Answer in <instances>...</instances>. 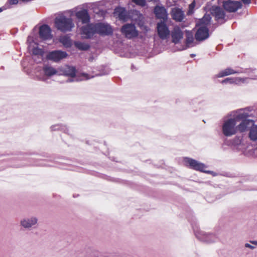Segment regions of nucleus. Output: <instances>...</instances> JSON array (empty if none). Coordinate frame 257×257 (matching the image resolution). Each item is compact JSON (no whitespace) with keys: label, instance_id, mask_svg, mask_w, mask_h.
<instances>
[{"label":"nucleus","instance_id":"24","mask_svg":"<svg viewBox=\"0 0 257 257\" xmlns=\"http://www.w3.org/2000/svg\"><path fill=\"white\" fill-rule=\"evenodd\" d=\"M229 116H232L233 118H235V120L237 119H241L242 120L246 119L247 117L249 116V115L247 113L245 112H242V110L240 111H232L230 112L229 114Z\"/></svg>","mask_w":257,"mask_h":257},{"label":"nucleus","instance_id":"39","mask_svg":"<svg viewBox=\"0 0 257 257\" xmlns=\"http://www.w3.org/2000/svg\"><path fill=\"white\" fill-rule=\"evenodd\" d=\"M250 242L254 245H257V241L256 240H254V241H250Z\"/></svg>","mask_w":257,"mask_h":257},{"label":"nucleus","instance_id":"26","mask_svg":"<svg viewBox=\"0 0 257 257\" xmlns=\"http://www.w3.org/2000/svg\"><path fill=\"white\" fill-rule=\"evenodd\" d=\"M74 45L76 48L82 51H86L90 48V45L88 43L80 41H75Z\"/></svg>","mask_w":257,"mask_h":257},{"label":"nucleus","instance_id":"15","mask_svg":"<svg viewBox=\"0 0 257 257\" xmlns=\"http://www.w3.org/2000/svg\"><path fill=\"white\" fill-rule=\"evenodd\" d=\"M37 222V218L32 216L23 218L20 221V224L25 228H30L36 225Z\"/></svg>","mask_w":257,"mask_h":257},{"label":"nucleus","instance_id":"12","mask_svg":"<svg viewBox=\"0 0 257 257\" xmlns=\"http://www.w3.org/2000/svg\"><path fill=\"white\" fill-rule=\"evenodd\" d=\"M157 29L158 34L160 39L162 40H166L169 37L170 32L165 23H158L157 24Z\"/></svg>","mask_w":257,"mask_h":257},{"label":"nucleus","instance_id":"21","mask_svg":"<svg viewBox=\"0 0 257 257\" xmlns=\"http://www.w3.org/2000/svg\"><path fill=\"white\" fill-rule=\"evenodd\" d=\"M77 18L80 20L83 24H87L89 22L90 17L86 10H83L76 13Z\"/></svg>","mask_w":257,"mask_h":257},{"label":"nucleus","instance_id":"31","mask_svg":"<svg viewBox=\"0 0 257 257\" xmlns=\"http://www.w3.org/2000/svg\"><path fill=\"white\" fill-rule=\"evenodd\" d=\"M32 53L35 55L42 56L43 53V51L42 49L39 48L37 47L33 48L32 50Z\"/></svg>","mask_w":257,"mask_h":257},{"label":"nucleus","instance_id":"16","mask_svg":"<svg viewBox=\"0 0 257 257\" xmlns=\"http://www.w3.org/2000/svg\"><path fill=\"white\" fill-rule=\"evenodd\" d=\"M43 72L45 76L39 78V80L42 81H45L46 80V77H51L57 74L58 72L55 68L48 65H45L43 67Z\"/></svg>","mask_w":257,"mask_h":257},{"label":"nucleus","instance_id":"2","mask_svg":"<svg viewBox=\"0 0 257 257\" xmlns=\"http://www.w3.org/2000/svg\"><path fill=\"white\" fill-rule=\"evenodd\" d=\"M211 17L209 14H205L200 20V27L195 34V38L197 41H203L209 37L208 29L207 26L210 24Z\"/></svg>","mask_w":257,"mask_h":257},{"label":"nucleus","instance_id":"6","mask_svg":"<svg viewBox=\"0 0 257 257\" xmlns=\"http://www.w3.org/2000/svg\"><path fill=\"white\" fill-rule=\"evenodd\" d=\"M195 234L196 237L204 242L212 243L216 241L217 237L213 234L206 233L200 230H194Z\"/></svg>","mask_w":257,"mask_h":257},{"label":"nucleus","instance_id":"19","mask_svg":"<svg viewBox=\"0 0 257 257\" xmlns=\"http://www.w3.org/2000/svg\"><path fill=\"white\" fill-rule=\"evenodd\" d=\"M114 14L115 16L118 17L119 20L123 21H127L128 18L127 13L123 8L118 7L115 8Z\"/></svg>","mask_w":257,"mask_h":257},{"label":"nucleus","instance_id":"11","mask_svg":"<svg viewBox=\"0 0 257 257\" xmlns=\"http://www.w3.org/2000/svg\"><path fill=\"white\" fill-rule=\"evenodd\" d=\"M242 6L241 3L238 1L225 0L223 2L224 10L228 12H235Z\"/></svg>","mask_w":257,"mask_h":257},{"label":"nucleus","instance_id":"40","mask_svg":"<svg viewBox=\"0 0 257 257\" xmlns=\"http://www.w3.org/2000/svg\"><path fill=\"white\" fill-rule=\"evenodd\" d=\"M21 1L23 2L27 3V2L31 1L32 0H21Z\"/></svg>","mask_w":257,"mask_h":257},{"label":"nucleus","instance_id":"8","mask_svg":"<svg viewBox=\"0 0 257 257\" xmlns=\"http://www.w3.org/2000/svg\"><path fill=\"white\" fill-rule=\"evenodd\" d=\"M185 162L187 165L189 166V167L192 169L203 172H205L207 173H213L211 171H205V169L206 168L205 165L199 162L198 161L195 160L186 158L185 159Z\"/></svg>","mask_w":257,"mask_h":257},{"label":"nucleus","instance_id":"33","mask_svg":"<svg viewBox=\"0 0 257 257\" xmlns=\"http://www.w3.org/2000/svg\"><path fill=\"white\" fill-rule=\"evenodd\" d=\"M136 5L141 6H144L146 5V2L145 0H132Z\"/></svg>","mask_w":257,"mask_h":257},{"label":"nucleus","instance_id":"4","mask_svg":"<svg viewBox=\"0 0 257 257\" xmlns=\"http://www.w3.org/2000/svg\"><path fill=\"white\" fill-rule=\"evenodd\" d=\"M236 120L235 118H230L223 120L222 126L223 134L226 137H230L236 134L237 126H236Z\"/></svg>","mask_w":257,"mask_h":257},{"label":"nucleus","instance_id":"20","mask_svg":"<svg viewBox=\"0 0 257 257\" xmlns=\"http://www.w3.org/2000/svg\"><path fill=\"white\" fill-rule=\"evenodd\" d=\"M253 123H254V121L251 119H243L240 124L237 126V130L240 132H244L248 127H251L253 125Z\"/></svg>","mask_w":257,"mask_h":257},{"label":"nucleus","instance_id":"10","mask_svg":"<svg viewBox=\"0 0 257 257\" xmlns=\"http://www.w3.org/2000/svg\"><path fill=\"white\" fill-rule=\"evenodd\" d=\"M68 54L65 51L54 50L50 52L47 56V58L55 62H58L67 57Z\"/></svg>","mask_w":257,"mask_h":257},{"label":"nucleus","instance_id":"27","mask_svg":"<svg viewBox=\"0 0 257 257\" xmlns=\"http://www.w3.org/2000/svg\"><path fill=\"white\" fill-rule=\"evenodd\" d=\"M194 38L193 35L191 34L187 33L186 35V46L183 49H186L187 48L191 47L193 46Z\"/></svg>","mask_w":257,"mask_h":257},{"label":"nucleus","instance_id":"25","mask_svg":"<svg viewBox=\"0 0 257 257\" xmlns=\"http://www.w3.org/2000/svg\"><path fill=\"white\" fill-rule=\"evenodd\" d=\"M248 137L252 141H257V125L254 124L250 127L248 133Z\"/></svg>","mask_w":257,"mask_h":257},{"label":"nucleus","instance_id":"29","mask_svg":"<svg viewBox=\"0 0 257 257\" xmlns=\"http://www.w3.org/2000/svg\"><path fill=\"white\" fill-rule=\"evenodd\" d=\"M51 131H52L61 130L64 131V132H65L66 133H67V131H68V129L66 126L62 125H59V124H56V125H52L51 127Z\"/></svg>","mask_w":257,"mask_h":257},{"label":"nucleus","instance_id":"37","mask_svg":"<svg viewBox=\"0 0 257 257\" xmlns=\"http://www.w3.org/2000/svg\"><path fill=\"white\" fill-rule=\"evenodd\" d=\"M18 3V0H10V5H16Z\"/></svg>","mask_w":257,"mask_h":257},{"label":"nucleus","instance_id":"30","mask_svg":"<svg viewBox=\"0 0 257 257\" xmlns=\"http://www.w3.org/2000/svg\"><path fill=\"white\" fill-rule=\"evenodd\" d=\"M246 78L240 77H233V84L237 85H240L244 83L246 81Z\"/></svg>","mask_w":257,"mask_h":257},{"label":"nucleus","instance_id":"18","mask_svg":"<svg viewBox=\"0 0 257 257\" xmlns=\"http://www.w3.org/2000/svg\"><path fill=\"white\" fill-rule=\"evenodd\" d=\"M171 15L173 19L178 22L182 21L185 17L184 12L181 9L177 8L172 9Z\"/></svg>","mask_w":257,"mask_h":257},{"label":"nucleus","instance_id":"1","mask_svg":"<svg viewBox=\"0 0 257 257\" xmlns=\"http://www.w3.org/2000/svg\"><path fill=\"white\" fill-rule=\"evenodd\" d=\"M59 75H63L70 77L67 80V82L74 81H80L88 80L90 78L88 74L82 73L80 75L76 74V70L73 66L66 65L60 68Z\"/></svg>","mask_w":257,"mask_h":257},{"label":"nucleus","instance_id":"34","mask_svg":"<svg viewBox=\"0 0 257 257\" xmlns=\"http://www.w3.org/2000/svg\"><path fill=\"white\" fill-rule=\"evenodd\" d=\"M221 83L222 84H233V78H227L223 80L222 81Z\"/></svg>","mask_w":257,"mask_h":257},{"label":"nucleus","instance_id":"3","mask_svg":"<svg viewBox=\"0 0 257 257\" xmlns=\"http://www.w3.org/2000/svg\"><path fill=\"white\" fill-rule=\"evenodd\" d=\"M55 26L57 30L62 32H70L74 27V24L71 18L61 16L55 18Z\"/></svg>","mask_w":257,"mask_h":257},{"label":"nucleus","instance_id":"9","mask_svg":"<svg viewBox=\"0 0 257 257\" xmlns=\"http://www.w3.org/2000/svg\"><path fill=\"white\" fill-rule=\"evenodd\" d=\"M211 14L219 25L223 24L226 21L223 10L219 7H213L211 9Z\"/></svg>","mask_w":257,"mask_h":257},{"label":"nucleus","instance_id":"22","mask_svg":"<svg viewBox=\"0 0 257 257\" xmlns=\"http://www.w3.org/2000/svg\"><path fill=\"white\" fill-rule=\"evenodd\" d=\"M241 70H235L231 68H227L226 69L221 71L218 74L216 75V77H223L229 75L233 74L235 73H242Z\"/></svg>","mask_w":257,"mask_h":257},{"label":"nucleus","instance_id":"17","mask_svg":"<svg viewBox=\"0 0 257 257\" xmlns=\"http://www.w3.org/2000/svg\"><path fill=\"white\" fill-rule=\"evenodd\" d=\"M171 35L172 42L175 44H177L183 38V33L178 26H175L172 31Z\"/></svg>","mask_w":257,"mask_h":257},{"label":"nucleus","instance_id":"42","mask_svg":"<svg viewBox=\"0 0 257 257\" xmlns=\"http://www.w3.org/2000/svg\"><path fill=\"white\" fill-rule=\"evenodd\" d=\"M191 56L192 57H194L195 56V55L194 54H191Z\"/></svg>","mask_w":257,"mask_h":257},{"label":"nucleus","instance_id":"23","mask_svg":"<svg viewBox=\"0 0 257 257\" xmlns=\"http://www.w3.org/2000/svg\"><path fill=\"white\" fill-rule=\"evenodd\" d=\"M154 13L158 19H164L167 17L166 9L163 7L157 6L154 9Z\"/></svg>","mask_w":257,"mask_h":257},{"label":"nucleus","instance_id":"41","mask_svg":"<svg viewBox=\"0 0 257 257\" xmlns=\"http://www.w3.org/2000/svg\"><path fill=\"white\" fill-rule=\"evenodd\" d=\"M3 11V9L0 8V13Z\"/></svg>","mask_w":257,"mask_h":257},{"label":"nucleus","instance_id":"7","mask_svg":"<svg viewBox=\"0 0 257 257\" xmlns=\"http://www.w3.org/2000/svg\"><path fill=\"white\" fill-rule=\"evenodd\" d=\"M94 24L96 30V34H98L101 36H108L112 34V28L109 24L103 23H98Z\"/></svg>","mask_w":257,"mask_h":257},{"label":"nucleus","instance_id":"28","mask_svg":"<svg viewBox=\"0 0 257 257\" xmlns=\"http://www.w3.org/2000/svg\"><path fill=\"white\" fill-rule=\"evenodd\" d=\"M60 42L66 48H69L72 45L71 39L67 36H63L61 37L60 38Z\"/></svg>","mask_w":257,"mask_h":257},{"label":"nucleus","instance_id":"36","mask_svg":"<svg viewBox=\"0 0 257 257\" xmlns=\"http://www.w3.org/2000/svg\"><path fill=\"white\" fill-rule=\"evenodd\" d=\"M244 246L245 247H247V248H249L250 249H253L255 247L251 244H250L249 243H246L245 244H244Z\"/></svg>","mask_w":257,"mask_h":257},{"label":"nucleus","instance_id":"13","mask_svg":"<svg viewBox=\"0 0 257 257\" xmlns=\"http://www.w3.org/2000/svg\"><path fill=\"white\" fill-rule=\"evenodd\" d=\"M81 34L85 39L92 38L95 34H96V30L94 24H90L86 26H83L81 28Z\"/></svg>","mask_w":257,"mask_h":257},{"label":"nucleus","instance_id":"5","mask_svg":"<svg viewBox=\"0 0 257 257\" xmlns=\"http://www.w3.org/2000/svg\"><path fill=\"white\" fill-rule=\"evenodd\" d=\"M121 33L128 39H133L138 37L139 31L136 27L133 24H126L122 26Z\"/></svg>","mask_w":257,"mask_h":257},{"label":"nucleus","instance_id":"14","mask_svg":"<svg viewBox=\"0 0 257 257\" xmlns=\"http://www.w3.org/2000/svg\"><path fill=\"white\" fill-rule=\"evenodd\" d=\"M40 38L42 40H49L52 38L51 30L47 25H43L39 28Z\"/></svg>","mask_w":257,"mask_h":257},{"label":"nucleus","instance_id":"32","mask_svg":"<svg viewBox=\"0 0 257 257\" xmlns=\"http://www.w3.org/2000/svg\"><path fill=\"white\" fill-rule=\"evenodd\" d=\"M195 6V2H193L189 6V10L187 12L188 15H191L193 13L194 9Z\"/></svg>","mask_w":257,"mask_h":257},{"label":"nucleus","instance_id":"38","mask_svg":"<svg viewBox=\"0 0 257 257\" xmlns=\"http://www.w3.org/2000/svg\"><path fill=\"white\" fill-rule=\"evenodd\" d=\"M244 4H248L250 3V0H241Z\"/></svg>","mask_w":257,"mask_h":257},{"label":"nucleus","instance_id":"35","mask_svg":"<svg viewBox=\"0 0 257 257\" xmlns=\"http://www.w3.org/2000/svg\"><path fill=\"white\" fill-rule=\"evenodd\" d=\"M93 257H116L115 255H102L100 254L98 252H96L93 255Z\"/></svg>","mask_w":257,"mask_h":257}]
</instances>
